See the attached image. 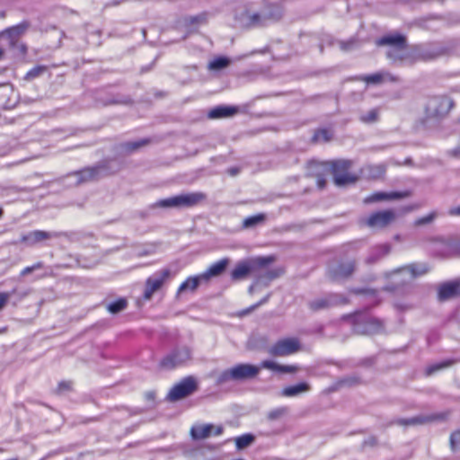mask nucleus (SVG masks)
<instances>
[{
	"label": "nucleus",
	"instance_id": "nucleus-48",
	"mask_svg": "<svg viewBox=\"0 0 460 460\" xmlns=\"http://www.w3.org/2000/svg\"><path fill=\"white\" fill-rule=\"evenodd\" d=\"M449 214L451 216H460V205L458 207H456V208H452L450 210H449Z\"/></svg>",
	"mask_w": 460,
	"mask_h": 460
},
{
	"label": "nucleus",
	"instance_id": "nucleus-20",
	"mask_svg": "<svg viewBox=\"0 0 460 460\" xmlns=\"http://www.w3.org/2000/svg\"><path fill=\"white\" fill-rule=\"evenodd\" d=\"M411 195V190L392 191V192H376L367 197L366 202H377L381 200H394L408 198Z\"/></svg>",
	"mask_w": 460,
	"mask_h": 460
},
{
	"label": "nucleus",
	"instance_id": "nucleus-6",
	"mask_svg": "<svg viewBox=\"0 0 460 460\" xmlns=\"http://www.w3.org/2000/svg\"><path fill=\"white\" fill-rule=\"evenodd\" d=\"M201 199L200 194L189 193L163 199L155 202L156 208H190L197 205Z\"/></svg>",
	"mask_w": 460,
	"mask_h": 460
},
{
	"label": "nucleus",
	"instance_id": "nucleus-42",
	"mask_svg": "<svg viewBox=\"0 0 460 460\" xmlns=\"http://www.w3.org/2000/svg\"><path fill=\"white\" fill-rule=\"evenodd\" d=\"M437 214L436 212H431L429 215L420 217L415 221L416 226H422L429 224L433 221V219L436 217Z\"/></svg>",
	"mask_w": 460,
	"mask_h": 460
},
{
	"label": "nucleus",
	"instance_id": "nucleus-58",
	"mask_svg": "<svg viewBox=\"0 0 460 460\" xmlns=\"http://www.w3.org/2000/svg\"><path fill=\"white\" fill-rule=\"evenodd\" d=\"M3 214H4V211H3V209L0 208V217L3 216Z\"/></svg>",
	"mask_w": 460,
	"mask_h": 460
},
{
	"label": "nucleus",
	"instance_id": "nucleus-36",
	"mask_svg": "<svg viewBox=\"0 0 460 460\" xmlns=\"http://www.w3.org/2000/svg\"><path fill=\"white\" fill-rule=\"evenodd\" d=\"M379 111L378 109H372L366 114L360 117V120L364 123H374L378 119Z\"/></svg>",
	"mask_w": 460,
	"mask_h": 460
},
{
	"label": "nucleus",
	"instance_id": "nucleus-18",
	"mask_svg": "<svg viewBox=\"0 0 460 460\" xmlns=\"http://www.w3.org/2000/svg\"><path fill=\"white\" fill-rule=\"evenodd\" d=\"M107 166L104 164H100L91 167H85L75 172L77 176L79 182H88L96 181L100 178L102 171L105 170Z\"/></svg>",
	"mask_w": 460,
	"mask_h": 460
},
{
	"label": "nucleus",
	"instance_id": "nucleus-30",
	"mask_svg": "<svg viewBox=\"0 0 460 460\" xmlns=\"http://www.w3.org/2000/svg\"><path fill=\"white\" fill-rule=\"evenodd\" d=\"M127 306H128L127 299L124 297H120V298L117 299L116 301L110 303L107 305V310L111 314H118V313L125 310L127 308Z\"/></svg>",
	"mask_w": 460,
	"mask_h": 460
},
{
	"label": "nucleus",
	"instance_id": "nucleus-32",
	"mask_svg": "<svg viewBox=\"0 0 460 460\" xmlns=\"http://www.w3.org/2000/svg\"><path fill=\"white\" fill-rule=\"evenodd\" d=\"M224 428L221 425L215 426L212 424L203 425V438L211 436H219L223 433Z\"/></svg>",
	"mask_w": 460,
	"mask_h": 460
},
{
	"label": "nucleus",
	"instance_id": "nucleus-10",
	"mask_svg": "<svg viewBox=\"0 0 460 460\" xmlns=\"http://www.w3.org/2000/svg\"><path fill=\"white\" fill-rule=\"evenodd\" d=\"M449 416V411L433 413L429 415H418L408 419H398L395 423L399 426H421L434 421L446 420Z\"/></svg>",
	"mask_w": 460,
	"mask_h": 460
},
{
	"label": "nucleus",
	"instance_id": "nucleus-19",
	"mask_svg": "<svg viewBox=\"0 0 460 460\" xmlns=\"http://www.w3.org/2000/svg\"><path fill=\"white\" fill-rule=\"evenodd\" d=\"M377 46H393L402 50L407 48V39L400 33L387 34L376 40Z\"/></svg>",
	"mask_w": 460,
	"mask_h": 460
},
{
	"label": "nucleus",
	"instance_id": "nucleus-40",
	"mask_svg": "<svg viewBox=\"0 0 460 460\" xmlns=\"http://www.w3.org/2000/svg\"><path fill=\"white\" fill-rule=\"evenodd\" d=\"M287 413V408L280 407L277 409H273L268 412L267 418L270 420H275L281 418L283 415Z\"/></svg>",
	"mask_w": 460,
	"mask_h": 460
},
{
	"label": "nucleus",
	"instance_id": "nucleus-12",
	"mask_svg": "<svg viewBox=\"0 0 460 460\" xmlns=\"http://www.w3.org/2000/svg\"><path fill=\"white\" fill-rule=\"evenodd\" d=\"M453 107V102L447 96H435L430 99L427 107L429 116L440 118L447 115Z\"/></svg>",
	"mask_w": 460,
	"mask_h": 460
},
{
	"label": "nucleus",
	"instance_id": "nucleus-13",
	"mask_svg": "<svg viewBox=\"0 0 460 460\" xmlns=\"http://www.w3.org/2000/svg\"><path fill=\"white\" fill-rule=\"evenodd\" d=\"M395 218L396 215L394 210H381L370 214L367 219V225L373 228H385L391 225Z\"/></svg>",
	"mask_w": 460,
	"mask_h": 460
},
{
	"label": "nucleus",
	"instance_id": "nucleus-37",
	"mask_svg": "<svg viewBox=\"0 0 460 460\" xmlns=\"http://www.w3.org/2000/svg\"><path fill=\"white\" fill-rule=\"evenodd\" d=\"M449 444L452 451H460V429L451 433Z\"/></svg>",
	"mask_w": 460,
	"mask_h": 460
},
{
	"label": "nucleus",
	"instance_id": "nucleus-57",
	"mask_svg": "<svg viewBox=\"0 0 460 460\" xmlns=\"http://www.w3.org/2000/svg\"><path fill=\"white\" fill-rule=\"evenodd\" d=\"M378 169H379V172H380L382 174H384V173H385V168L384 166H379V167H378Z\"/></svg>",
	"mask_w": 460,
	"mask_h": 460
},
{
	"label": "nucleus",
	"instance_id": "nucleus-2",
	"mask_svg": "<svg viewBox=\"0 0 460 460\" xmlns=\"http://www.w3.org/2000/svg\"><path fill=\"white\" fill-rule=\"evenodd\" d=\"M353 162L349 159L329 160L330 173L338 187L355 184L359 176L352 171Z\"/></svg>",
	"mask_w": 460,
	"mask_h": 460
},
{
	"label": "nucleus",
	"instance_id": "nucleus-22",
	"mask_svg": "<svg viewBox=\"0 0 460 460\" xmlns=\"http://www.w3.org/2000/svg\"><path fill=\"white\" fill-rule=\"evenodd\" d=\"M430 268L426 263H411L397 269L395 271H407L411 274V278H417L427 274Z\"/></svg>",
	"mask_w": 460,
	"mask_h": 460
},
{
	"label": "nucleus",
	"instance_id": "nucleus-8",
	"mask_svg": "<svg viewBox=\"0 0 460 460\" xmlns=\"http://www.w3.org/2000/svg\"><path fill=\"white\" fill-rule=\"evenodd\" d=\"M300 349V342L296 338H286L276 341L268 350L272 357H285L296 353Z\"/></svg>",
	"mask_w": 460,
	"mask_h": 460
},
{
	"label": "nucleus",
	"instance_id": "nucleus-41",
	"mask_svg": "<svg viewBox=\"0 0 460 460\" xmlns=\"http://www.w3.org/2000/svg\"><path fill=\"white\" fill-rule=\"evenodd\" d=\"M43 262L41 261H38L31 266H27L25 268H23L21 272H20V275L21 276H26L30 273H31L32 271L36 270H40L41 268H43Z\"/></svg>",
	"mask_w": 460,
	"mask_h": 460
},
{
	"label": "nucleus",
	"instance_id": "nucleus-25",
	"mask_svg": "<svg viewBox=\"0 0 460 460\" xmlns=\"http://www.w3.org/2000/svg\"><path fill=\"white\" fill-rule=\"evenodd\" d=\"M310 385L306 382H301L294 385H288L281 390V395L284 397H295L303 393L310 391Z\"/></svg>",
	"mask_w": 460,
	"mask_h": 460
},
{
	"label": "nucleus",
	"instance_id": "nucleus-34",
	"mask_svg": "<svg viewBox=\"0 0 460 460\" xmlns=\"http://www.w3.org/2000/svg\"><path fill=\"white\" fill-rule=\"evenodd\" d=\"M266 220V215L260 213L252 217H248L243 220L244 227H252L258 224L263 223Z\"/></svg>",
	"mask_w": 460,
	"mask_h": 460
},
{
	"label": "nucleus",
	"instance_id": "nucleus-54",
	"mask_svg": "<svg viewBox=\"0 0 460 460\" xmlns=\"http://www.w3.org/2000/svg\"><path fill=\"white\" fill-rule=\"evenodd\" d=\"M6 17V12L5 11H0V19H4Z\"/></svg>",
	"mask_w": 460,
	"mask_h": 460
},
{
	"label": "nucleus",
	"instance_id": "nucleus-49",
	"mask_svg": "<svg viewBox=\"0 0 460 460\" xmlns=\"http://www.w3.org/2000/svg\"><path fill=\"white\" fill-rule=\"evenodd\" d=\"M419 207H420L419 205H411V206H408V207L403 208V209H402V210H403V212H405V213H406V212H410V211H411V210H413V209H416V208H418Z\"/></svg>",
	"mask_w": 460,
	"mask_h": 460
},
{
	"label": "nucleus",
	"instance_id": "nucleus-43",
	"mask_svg": "<svg viewBox=\"0 0 460 460\" xmlns=\"http://www.w3.org/2000/svg\"><path fill=\"white\" fill-rule=\"evenodd\" d=\"M10 298L8 292H0V311H2L7 305Z\"/></svg>",
	"mask_w": 460,
	"mask_h": 460
},
{
	"label": "nucleus",
	"instance_id": "nucleus-55",
	"mask_svg": "<svg viewBox=\"0 0 460 460\" xmlns=\"http://www.w3.org/2000/svg\"><path fill=\"white\" fill-rule=\"evenodd\" d=\"M456 252L458 256H460V242L456 244Z\"/></svg>",
	"mask_w": 460,
	"mask_h": 460
},
{
	"label": "nucleus",
	"instance_id": "nucleus-35",
	"mask_svg": "<svg viewBox=\"0 0 460 460\" xmlns=\"http://www.w3.org/2000/svg\"><path fill=\"white\" fill-rule=\"evenodd\" d=\"M73 390V382L70 380H62L60 381L56 389L54 390V394L56 395L64 394L66 392H70Z\"/></svg>",
	"mask_w": 460,
	"mask_h": 460
},
{
	"label": "nucleus",
	"instance_id": "nucleus-50",
	"mask_svg": "<svg viewBox=\"0 0 460 460\" xmlns=\"http://www.w3.org/2000/svg\"><path fill=\"white\" fill-rule=\"evenodd\" d=\"M420 60H425V58L421 56H416L412 58L411 60V63H414V62H417V61H420Z\"/></svg>",
	"mask_w": 460,
	"mask_h": 460
},
{
	"label": "nucleus",
	"instance_id": "nucleus-5",
	"mask_svg": "<svg viewBox=\"0 0 460 460\" xmlns=\"http://www.w3.org/2000/svg\"><path fill=\"white\" fill-rule=\"evenodd\" d=\"M274 261L273 257H259L253 261H239L231 271V279L239 281L246 279L255 269V266H264Z\"/></svg>",
	"mask_w": 460,
	"mask_h": 460
},
{
	"label": "nucleus",
	"instance_id": "nucleus-17",
	"mask_svg": "<svg viewBox=\"0 0 460 460\" xmlns=\"http://www.w3.org/2000/svg\"><path fill=\"white\" fill-rule=\"evenodd\" d=\"M356 270V261H348L340 262L331 270V277L334 280L345 279L352 276Z\"/></svg>",
	"mask_w": 460,
	"mask_h": 460
},
{
	"label": "nucleus",
	"instance_id": "nucleus-24",
	"mask_svg": "<svg viewBox=\"0 0 460 460\" xmlns=\"http://www.w3.org/2000/svg\"><path fill=\"white\" fill-rule=\"evenodd\" d=\"M239 111V108L235 106H217L208 112L209 119H220L231 117Z\"/></svg>",
	"mask_w": 460,
	"mask_h": 460
},
{
	"label": "nucleus",
	"instance_id": "nucleus-3",
	"mask_svg": "<svg viewBox=\"0 0 460 460\" xmlns=\"http://www.w3.org/2000/svg\"><path fill=\"white\" fill-rule=\"evenodd\" d=\"M330 173L329 161H308L305 164V177L314 179L319 190H323L327 185V175Z\"/></svg>",
	"mask_w": 460,
	"mask_h": 460
},
{
	"label": "nucleus",
	"instance_id": "nucleus-45",
	"mask_svg": "<svg viewBox=\"0 0 460 460\" xmlns=\"http://www.w3.org/2000/svg\"><path fill=\"white\" fill-rule=\"evenodd\" d=\"M281 273H282V270H271V271L268 272L267 277L270 279H272L278 278Z\"/></svg>",
	"mask_w": 460,
	"mask_h": 460
},
{
	"label": "nucleus",
	"instance_id": "nucleus-1",
	"mask_svg": "<svg viewBox=\"0 0 460 460\" xmlns=\"http://www.w3.org/2000/svg\"><path fill=\"white\" fill-rule=\"evenodd\" d=\"M261 368L276 371L279 373L294 374L298 371V367L294 365H279L271 360H263L260 366L251 364H238L229 370L230 376L234 380H243L253 378L258 376Z\"/></svg>",
	"mask_w": 460,
	"mask_h": 460
},
{
	"label": "nucleus",
	"instance_id": "nucleus-52",
	"mask_svg": "<svg viewBox=\"0 0 460 460\" xmlns=\"http://www.w3.org/2000/svg\"><path fill=\"white\" fill-rule=\"evenodd\" d=\"M20 48H21V51H22L23 54H25V53L27 52V47H26V45L22 44Z\"/></svg>",
	"mask_w": 460,
	"mask_h": 460
},
{
	"label": "nucleus",
	"instance_id": "nucleus-27",
	"mask_svg": "<svg viewBox=\"0 0 460 460\" xmlns=\"http://www.w3.org/2000/svg\"><path fill=\"white\" fill-rule=\"evenodd\" d=\"M332 138V132L328 128H318L314 131L312 137V142L316 143H326L331 141Z\"/></svg>",
	"mask_w": 460,
	"mask_h": 460
},
{
	"label": "nucleus",
	"instance_id": "nucleus-23",
	"mask_svg": "<svg viewBox=\"0 0 460 460\" xmlns=\"http://www.w3.org/2000/svg\"><path fill=\"white\" fill-rule=\"evenodd\" d=\"M229 260L226 258L221 259L215 263L211 264L205 272H203V279H208L212 277L220 276L226 269Z\"/></svg>",
	"mask_w": 460,
	"mask_h": 460
},
{
	"label": "nucleus",
	"instance_id": "nucleus-53",
	"mask_svg": "<svg viewBox=\"0 0 460 460\" xmlns=\"http://www.w3.org/2000/svg\"><path fill=\"white\" fill-rule=\"evenodd\" d=\"M7 331H8V327L7 326L2 327V328H0V334H4Z\"/></svg>",
	"mask_w": 460,
	"mask_h": 460
},
{
	"label": "nucleus",
	"instance_id": "nucleus-16",
	"mask_svg": "<svg viewBox=\"0 0 460 460\" xmlns=\"http://www.w3.org/2000/svg\"><path fill=\"white\" fill-rule=\"evenodd\" d=\"M29 27H30V22L28 21H22V22H20L16 25L8 27V28L1 31L0 37H4V36L7 37V39L10 41V45L12 47H14L18 40V38L21 35L24 34L26 32V31L29 29Z\"/></svg>",
	"mask_w": 460,
	"mask_h": 460
},
{
	"label": "nucleus",
	"instance_id": "nucleus-46",
	"mask_svg": "<svg viewBox=\"0 0 460 460\" xmlns=\"http://www.w3.org/2000/svg\"><path fill=\"white\" fill-rule=\"evenodd\" d=\"M145 397L147 401H155V392L154 391H148L145 394Z\"/></svg>",
	"mask_w": 460,
	"mask_h": 460
},
{
	"label": "nucleus",
	"instance_id": "nucleus-14",
	"mask_svg": "<svg viewBox=\"0 0 460 460\" xmlns=\"http://www.w3.org/2000/svg\"><path fill=\"white\" fill-rule=\"evenodd\" d=\"M62 233L58 232H48L44 230H34L24 234L20 238V243L27 244L29 246H34L43 241L49 240L53 237H60Z\"/></svg>",
	"mask_w": 460,
	"mask_h": 460
},
{
	"label": "nucleus",
	"instance_id": "nucleus-47",
	"mask_svg": "<svg viewBox=\"0 0 460 460\" xmlns=\"http://www.w3.org/2000/svg\"><path fill=\"white\" fill-rule=\"evenodd\" d=\"M257 305H252L251 307H249V308H247V309H245V310L241 311V312L238 314V315H239V316H243V315H245V314H247L251 313L254 308H256V307H257Z\"/></svg>",
	"mask_w": 460,
	"mask_h": 460
},
{
	"label": "nucleus",
	"instance_id": "nucleus-59",
	"mask_svg": "<svg viewBox=\"0 0 460 460\" xmlns=\"http://www.w3.org/2000/svg\"><path fill=\"white\" fill-rule=\"evenodd\" d=\"M391 80H392V81H395L396 79H395V78H394L393 76H391Z\"/></svg>",
	"mask_w": 460,
	"mask_h": 460
},
{
	"label": "nucleus",
	"instance_id": "nucleus-33",
	"mask_svg": "<svg viewBox=\"0 0 460 460\" xmlns=\"http://www.w3.org/2000/svg\"><path fill=\"white\" fill-rule=\"evenodd\" d=\"M235 446L238 449H243L249 447L254 441V436L252 434H243L235 438Z\"/></svg>",
	"mask_w": 460,
	"mask_h": 460
},
{
	"label": "nucleus",
	"instance_id": "nucleus-15",
	"mask_svg": "<svg viewBox=\"0 0 460 460\" xmlns=\"http://www.w3.org/2000/svg\"><path fill=\"white\" fill-rule=\"evenodd\" d=\"M460 296V280L447 281L438 288V299L441 302Z\"/></svg>",
	"mask_w": 460,
	"mask_h": 460
},
{
	"label": "nucleus",
	"instance_id": "nucleus-4",
	"mask_svg": "<svg viewBox=\"0 0 460 460\" xmlns=\"http://www.w3.org/2000/svg\"><path fill=\"white\" fill-rule=\"evenodd\" d=\"M191 358L190 351L187 347L172 349L159 362L162 369L172 370L185 366Z\"/></svg>",
	"mask_w": 460,
	"mask_h": 460
},
{
	"label": "nucleus",
	"instance_id": "nucleus-39",
	"mask_svg": "<svg viewBox=\"0 0 460 460\" xmlns=\"http://www.w3.org/2000/svg\"><path fill=\"white\" fill-rule=\"evenodd\" d=\"M150 142L151 141L149 138H144V139L135 141V142H128L125 145V147L128 151L132 152V151H135L142 146H147L148 144H150Z\"/></svg>",
	"mask_w": 460,
	"mask_h": 460
},
{
	"label": "nucleus",
	"instance_id": "nucleus-44",
	"mask_svg": "<svg viewBox=\"0 0 460 460\" xmlns=\"http://www.w3.org/2000/svg\"><path fill=\"white\" fill-rule=\"evenodd\" d=\"M190 434L193 438L198 439L201 438V428L200 427H193L190 429Z\"/></svg>",
	"mask_w": 460,
	"mask_h": 460
},
{
	"label": "nucleus",
	"instance_id": "nucleus-28",
	"mask_svg": "<svg viewBox=\"0 0 460 460\" xmlns=\"http://www.w3.org/2000/svg\"><path fill=\"white\" fill-rule=\"evenodd\" d=\"M199 276L190 277L180 285V287L178 288V293H181L184 291H191L192 292L197 289V288L199 287Z\"/></svg>",
	"mask_w": 460,
	"mask_h": 460
},
{
	"label": "nucleus",
	"instance_id": "nucleus-31",
	"mask_svg": "<svg viewBox=\"0 0 460 460\" xmlns=\"http://www.w3.org/2000/svg\"><path fill=\"white\" fill-rule=\"evenodd\" d=\"M358 79L367 84H379L385 81V75L383 73H375L372 75H360Z\"/></svg>",
	"mask_w": 460,
	"mask_h": 460
},
{
	"label": "nucleus",
	"instance_id": "nucleus-29",
	"mask_svg": "<svg viewBox=\"0 0 460 460\" xmlns=\"http://www.w3.org/2000/svg\"><path fill=\"white\" fill-rule=\"evenodd\" d=\"M455 362L456 361L454 359H447L442 362L430 365L426 368L425 374H426V376H429L441 369L447 368V367L453 366L455 364Z\"/></svg>",
	"mask_w": 460,
	"mask_h": 460
},
{
	"label": "nucleus",
	"instance_id": "nucleus-51",
	"mask_svg": "<svg viewBox=\"0 0 460 460\" xmlns=\"http://www.w3.org/2000/svg\"><path fill=\"white\" fill-rule=\"evenodd\" d=\"M455 156H457L460 155V146L455 150L452 151Z\"/></svg>",
	"mask_w": 460,
	"mask_h": 460
},
{
	"label": "nucleus",
	"instance_id": "nucleus-7",
	"mask_svg": "<svg viewBox=\"0 0 460 460\" xmlns=\"http://www.w3.org/2000/svg\"><path fill=\"white\" fill-rule=\"evenodd\" d=\"M172 276L170 269H162L154 276L146 280L143 299L147 301L152 298L154 294L162 288L164 284Z\"/></svg>",
	"mask_w": 460,
	"mask_h": 460
},
{
	"label": "nucleus",
	"instance_id": "nucleus-38",
	"mask_svg": "<svg viewBox=\"0 0 460 460\" xmlns=\"http://www.w3.org/2000/svg\"><path fill=\"white\" fill-rule=\"evenodd\" d=\"M46 70V66H36L30 69L26 75L25 79L26 80H32L36 77H39L44 71Z\"/></svg>",
	"mask_w": 460,
	"mask_h": 460
},
{
	"label": "nucleus",
	"instance_id": "nucleus-26",
	"mask_svg": "<svg viewBox=\"0 0 460 460\" xmlns=\"http://www.w3.org/2000/svg\"><path fill=\"white\" fill-rule=\"evenodd\" d=\"M230 64V59L226 57L219 56L212 59L207 66L209 71H220L227 67Z\"/></svg>",
	"mask_w": 460,
	"mask_h": 460
},
{
	"label": "nucleus",
	"instance_id": "nucleus-9",
	"mask_svg": "<svg viewBox=\"0 0 460 460\" xmlns=\"http://www.w3.org/2000/svg\"><path fill=\"white\" fill-rule=\"evenodd\" d=\"M198 388L197 382L191 376L183 378L170 390L167 399L176 402L191 394Z\"/></svg>",
	"mask_w": 460,
	"mask_h": 460
},
{
	"label": "nucleus",
	"instance_id": "nucleus-21",
	"mask_svg": "<svg viewBox=\"0 0 460 460\" xmlns=\"http://www.w3.org/2000/svg\"><path fill=\"white\" fill-rule=\"evenodd\" d=\"M343 319L354 324L359 320H364L367 324L374 329H379L383 326L380 320L373 317H367V314L362 312H355L354 314H346L343 316Z\"/></svg>",
	"mask_w": 460,
	"mask_h": 460
},
{
	"label": "nucleus",
	"instance_id": "nucleus-11",
	"mask_svg": "<svg viewBox=\"0 0 460 460\" xmlns=\"http://www.w3.org/2000/svg\"><path fill=\"white\" fill-rule=\"evenodd\" d=\"M348 299L341 295L331 293L327 296L314 299L308 304V307L313 312L328 309L332 306L345 305Z\"/></svg>",
	"mask_w": 460,
	"mask_h": 460
},
{
	"label": "nucleus",
	"instance_id": "nucleus-56",
	"mask_svg": "<svg viewBox=\"0 0 460 460\" xmlns=\"http://www.w3.org/2000/svg\"><path fill=\"white\" fill-rule=\"evenodd\" d=\"M4 49L0 48V60L4 58Z\"/></svg>",
	"mask_w": 460,
	"mask_h": 460
}]
</instances>
